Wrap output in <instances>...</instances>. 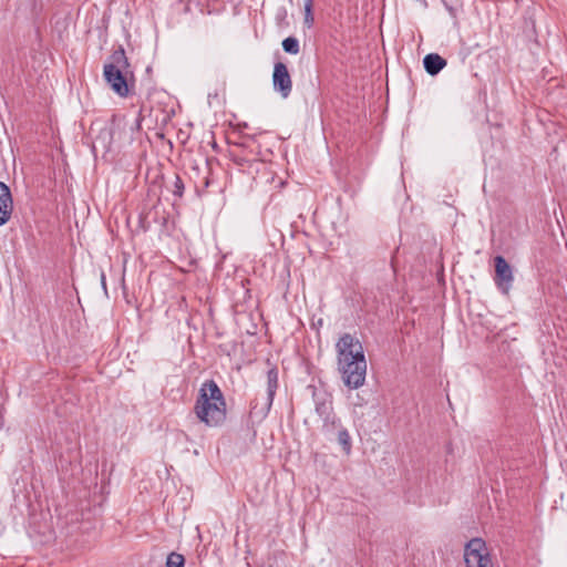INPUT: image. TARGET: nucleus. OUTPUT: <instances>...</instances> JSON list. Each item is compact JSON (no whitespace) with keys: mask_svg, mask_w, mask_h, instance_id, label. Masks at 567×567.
Wrapping results in <instances>:
<instances>
[{"mask_svg":"<svg viewBox=\"0 0 567 567\" xmlns=\"http://www.w3.org/2000/svg\"><path fill=\"white\" fill-rule=\"evenodd\" d=\"M336 349L338 371L344 384L350 389L362 386L367 375V361L360 340L350 333H344L338 340Z\"/></svg>","mask_w":567,"mask_h":567,"instance_id":"obj_1","label":"nucleus"},{"mask_svg":"<svg viewBox=\"0 0 567 567\" xmlns=\"http://www.w3.org/2000/svg\"><path fill=\"white\" fill-rule=\"evenodd\" d=\"M194 413L207 426L216 427L226 420V401L217 383L213 380L202 384L194 405Z\"/></svg>","mask_w":567,"mask_h":567,"instance_id":"obj_2","label":"nucleus"},{"mask_svg":"<svg viewBox=\"0 0 567 567\" xmlns=\"http://www.w3.org/2000/svg\"><path fill=\"white\" fill-rule=\"evenodd\" d=\"M128 60L123 48L115 50L109 62L104 64L103 75L106 83L120 96L128 95L127 69Z\"/></svg>","mask_w":567,"mask_h":567,"instance_id":"obj_3","label":"nucleus"},{"mask_svg":"<svg viewBox=\"0 0 567 567\" xmlns=\"http://www.w3.org/2000/svg\"><path fill=\"white\" fill-rule=\"evenodd\" d=\"M278 388V372L275 369H270L267 373V390L265 395L261 398V402H259V399L256 398L251 402V410L250 414L258 419H264L268 414L274 396L276 393V390Z\"/></svg>","mask_w":567,"mask_h":567,"instance_id":"obj_4","label":"nucleus"},{"mask_svg":"<svg viewBox=\"0 0 567 567\" xmlns=\"http://www.w3.org/2000/svg\"><path fill=\"white\" fill-rule=\"evenodd\" d=\"M466 567H493L486 544L481 538L471 539L464 549Z\"/></svg>","mask_w":567,"mask_h":567,"instance_id":"obj_5","label":"nucleus"},{"mask_svg":"<svg viewBox=\"0 0 567 567\" xmlns=\"http://www.w3.org/2000/svg\"><path fill=\"white\" fill-rule=\"evenodd\" d=\"M495 282L497 287L504 292L508 293L514 276L509 264L502 256H496L495 259Z\"/></svg>","mask_w":567,"mask_h":567,"instance_id":"obj_6","label":"nucleus"},{"mask_svg":"<svg viewBox=\"0 0 567 567\" xmlns=\"http://www.w3.org/2000/svg\"><path fill=\"white\" fill-rule=\"evenodd\" d=\"M272 84L275 91L282 97H288L292 90V82L286 64L277 62L274 66Z\"/></svg>","mask_w":567,"mask_h":567,"instance_id":"obj_7","label":"nucleus"},{"mask_svg":"<svg viewBox=\"0 0 567 567\" xmlns=\"http://www.w3.org/2000/svg\"><path fill=\"white\" fill-rule=\"evenodd\" d=\"M13 202L10 188L0 182V226L4 225L11 217Z\"/></svg>","mask_w":567,"mask_h":567,"instance_id":"obj_8","label":"nucleus"},{"mask_svg":"<svg viewBox=\"0 0 567 567\" xmlns=\"http://www.w3.org/2000/svg\"><path fill=\"white\" fill-rule=\"evenodd\" d=\"M423 65L431 75H436L446 65V60L436 53H430L424 56Z\"/></svg>","mask_w":567,"mask_h":567,"instance_id":"obj_9","label":"nucleus"},{"mask_svg":"<svg viewBox=\"0 0 567 567\" xmlns=\"http://www.w3.org/2000/svg\"><path fill=\"white\" fill-rule=\"evenodd\" d=\"M282 49L287 53L297 54L299 52V42L296 38L288 37L282 41Z\"/></svg>","mask_w":567,"mask_h":567,"instance_id":"obj_10","label":"nucleus"},{"mask_svg":"<svg viewBox=\"0 0 567 567\" xmlns=\"http://www.w3.org/2000/svg\"><path fill=\"white\" fill-rule=\"evenodd\" d=\"M184 556L177 553H171L166 559V567H184Z\"/></svg>","mask_w":567,"mask_h":567,"instance_id":"obj_11","label":"nucleus"},{"mask_svg":"<svg viewBox=\"0 0 567 567\" xmlns=\"http://www.w3.org/2000/svg\"><path fill=\"white\" fill-rule=\"evenodd\" d=\"M338 442L342 445L343 450L349 453L351 449L350 435L347 430H341L338 433Z\"/></svg>","mask_w":567,"mask_h":567,"instance_id":"obj_12","label":"nucleus"},{"mask_svg":"<svg viewBox=\"0 0 567 567\" xmlns=\"http://www.w3.org/2000/svg\"><path fill=\"white\" fill-rule=\"evenodd\" d=\"M183 189H184V185H183L181 178L176 177L174 194L182 196Z\"/></svg>","mask_w":567,"mask_h":567,"instance_id":"obj_13","label":"nucleus"},{"mask_svg":"<svg viewBox=\"0 0 567 567\" xmlns=\"http://www.w3.org/2000/svg\"><path fill=\"white\" fill-rule=\"evenodd\" d=\"M313 23V16L312 14H305V24L308 27H311Z\"/></svg>","mask_w":567,"mask_h":567,"instance_id":"obj_14","label":"nucleus"},{"mask_svg":"<svg viewBox=\"0 0 567 567\" xmlns=\"http://www.w3.org/2000/svg\"><path fill=\"white\" fill-rule=\"evenodd\" d=\"M305 14H312V7L305 6Z\"/></svg>","mask_w":567,"mask_h":567,"instance_id":"obj_15","label":"nucleus"},{"mask_svg":"<svg viewBox=\"0 0 567 567\" xmlns=\"http://www.w3.org/2000/svg\"><path fill=\"white\" fill-rule=\"evenodd\" d=\"M101 284H102L103 288L106 290L105 275L103 272L101 274Z\"/></svg>","mask_w":567,"mask_h":567,"instance_id":"obj_16","label":"nucleus"},{"mask_svg":"<svg viewBox=\"0 0 567 567\" xmlns=\"http://www.w3.org/2000/svg\"><path fill=\"white\" fill-rule=\"evenodd\" d=\"M303 1H305L303 6L312 7V0H303Z\"/></svg>","mask_w":567,"mask_h":567,"instance_id":"obj_17","label":"nucleus"}]
</instances>
